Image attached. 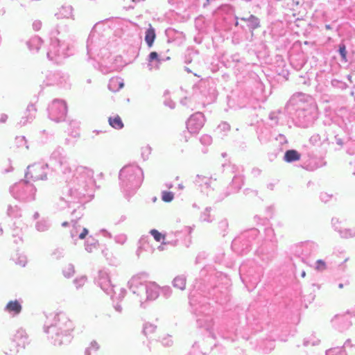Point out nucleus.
<instances>
[{
  "instance_id": "nucleus-1",
  "label": "nucleus",
  "mask_w": 355,
  "mask_h": 355,
  "mask_svg": "<svg viewBox=\"0 0 355 355\" xmlns=\"http://www.w3.org/2000/svg\"><path fill=\"white\" fill-rule=\"evenodd\" d=\"M46 178V174L42 165L34 164L28 166L26 172V178L28 180H40Z\"/></svg>"
},
{
  "instance_id": "nucleus-2",
  "label": "nucleus",
  "mask_w": 355,
  "mask_h": 355,
  "mask_svg": "<svg viewBox=\"0 0 355 355\" xmlns=\"http://www.w3.org/2000/svg\"><path fill=\"white\" fill-rule=\"evenodd\" d=\"M6 309L10 312L17 315L19 314L21 311V306L17 300L10 301L6 306Z\"/></svg>"
},
{
  "instance_id": "nucleus-3",
  "label": "nucleus",
  "mask_w": 355,
  "mask_h": 355,
  "mask_svg": "<svg viewBox=\"0 0 355 355\" xmlns=\"http://www.w3.org/2000/svg\"><path fill=\"white\" fill-rule=\"evenodd\" d=\"M241 20L246 22V26L252 31L259 26L258 18L253 15H250L248 18L243 17Z\"/></svg>"
},
{
  "instance_id": "nucleus-4",
  "label": "nucleus",
  "mask_w": 355,
  "mask_h": 355,
  "mask_svg": "<svg viewBox=\"0 0 355 355\" xmlns=\"http://www.w3.org/2000/svg\"><path fill=\"white\" fill-rule=\"evenodd\" d=\"M155 37V31L152 27L151 24H150L149 28L147 29L145 35V41L149 47H151L153 46Z\"/></svg>"
},
{
  "instance_id": "nucleus-5",
  "label": "nucleus",
  "mask_w": 355,
  "mask_h": 355,
  "mask_svg": "<svg viewBox=\"0 0 355 355\" xmlns=\"http://www.w3.org/2000/svg\"><path fill=\"white\" fill-rule=\"evenodd\" d=\"M300 154L295 150H288L285 153L284 160L286 162L298 161L300 159Z\"/></svg>"
},
{
  "instance_id": "nucleus-6",
  "label": "nucleus",
  "mask_w": 355,
  "mask_h": 355,
  "mask_svg": "<svg viewBox=\"0 0 355 355\" xmlns=\"http://www.w3.org/2000/svg\"><path fill=\"white\" fill-rule=\"evenodd\" d=\"M109 124L115 129H121L123 128V121L119 116L110 117L108 119Z\"/></svg>"
},
{
  "instance_id": "nucleus-7",
  "label": "nucleus",
  "mask_w": 355,
  "mask_h": 355,
  "mask_svg": "<svg viewBox=\"0 0 355 355\" xmlns=\"http://www.w3.org/2000/svg\"><path fill=\"white\" fill-rule=\"evenodd\" d=\"M174 198V195L172 192L164 191L162 193V199L166 202H171Z\"/></svg>"
},
{
  "instance_id": "nucleus-8",
  "label": "nucleus",
  "mask_w": 355,
  "mask_h": 355,
  "mask_svg": "<svg viewBox=\"0 0 355 355\" xmlns=\"http://www.w3.org/2000/svg\"><path fill=\"white\" fill-rule=\"evenodd\" d=\"M173 285L180 289H184L186 286V282L183 278L175 277L173 280Z\"/></svg>"
},
{
  "instance_id": "nucleus-9",
  "label": "nucleus",
  "mask_w": 355,
  "mask_h": 355,
  "mask_svg": "<svg viewBox=\"0 0 355 355\" xmlns=\"http://www.w3.org/2000/svg\"><path fill=\"white\" fill-rule=\"evenodd\" d=\"M150 233L154 237L156 241H160L162 239H164V236L159 232L157 230H150Z\"/></svg>"
},
{
  "instance_id": "nucleus-10",
  "label": "nucleus",
  "mask_w": 355,
  "mask_h": 355,
  "mask_svg": "<svg viewBox=\"0 0 355 355\" xmlns=\"http://www.w3.org/2000/svg\"><path fill=\"white\" fill-rule=\"evenodd\" d=\"M339 53L343 58V60L346 62L347 61V50L345 44H341L339 46Z\"/></svg>"
},
{
  "instance_id": "nucleus-11",
  "label": "nucleus",
  "mask_w": 355,
  "mask_h": 355,
  "mask_svg": "<svg viewBox=\"0 0 355 355\" xmlns=\"http://www.w3.org/2000/svg\"><path fill=\"white\" fill-rule=\"evenodd\" d=\"M116 85H118L119 87V88H122L123 87V83L121 82L119 78H114V79H112L111 81H110V87L111 88H112L114 86H115Z\"/></svg>"
},
{
  "instance_id": "nucleus-12",
  "label": "nucleus",
  "mask_w": 355,
  "mask_h": 355,
  "mask_svg": "<svg viewBox=\"0 0 355 355\" xmlns=\"http://www.w3.org/2000/svg\"><path fill=\"white\" fill-rule=\"evenodd\" d=\"M315 269L317 270H324L326 269V263L324 261L319 259L316 262Z\"/></svg>"
},
{
  "instance_id": "nucleus-13",
  "label": "nucleus",
  "mask_w": 355,
  "mask_h": 355,
  "mask_svg": "<svg viewBox=\"0 0 355 355\" xmlns=\"http://www.w3.org/2000/svg\"><path fill=\"white\" fill-rule=\"evenodd\" d=\"M158 58V54L155 51H153L149 55V61L152 62L154 60H157Z\"/></svg>"
},
{
  "instance_id": "nucleus-14",
  "label": "nucleus",
  "mask_w": 355,
  "mask_h": 355,
  "mask_svg": "<svg viewBox=\"0 0 355 355\" xmlns=\"http://www.w3.org/2000/svg\"><path fill=\"white\" fill-rule=\"evenodd\" d=\"M88 234V230L87 228H83L82 232L79 235L80 239H84L86 236Z\"/></svg>"
},
{
  "instance_id": "nucleus-15",
  "label": "nucleus",
  "mask_w": 355,
  "mask_h": 355,
  "mask_svg": "<svg viewBox=\"0 0 355 355\" xmlns=\"http://www.w3.org/2000/svg\"><path fill=\"white\" fill-rule=\"evenodd\" d=\"M29 107L33 109V110H36V109H35V106L33 105H30Z\"/></svg>"
},
{
  "instance_id": "nucleus-16",
  "label": "nucleus",
  "mask_w": 355,
  "mask_h": 355,
  "mask_svg": "<svg viewBox=\"0 0 355 355\" xmlns=\"http://www.w3.org/2000/svg\"><path fill=\"white\" fill-rule=\"evenodd\" d=\"M338 288H343V284H340L338 285Z\"/></svg>"
},
{
  "instance_id": "nucleus-17",
  "label": "nucleus",
  "mask_w": 355,
  "mask_h": 355,
  "mask_svg": "<svg viewBox=\"0 0 355 355\" xmlns=\"http://www.w3.org/2000/svg\"><path fill=\"white\" fill-rule=\"evenodd\" d=\"M305 275H306L305 272H303L302 273V277H305Z\"/></svg>"
},
{
  "instance_id": "nucleus-18",
  "label": "nucleus",
  "mask_w": 355,
  "mask_h": 355,
  "mask_svg": "<svg viewBox=\"0 0 355 355\" xmlns=\"http://www.w3.org/2000/svg\"><path fill=\"white\" fill-rule=\"evenodd\" d=\"M67 225V223H66V222L63 223V225Z\"/></svg>"
}]
</instances>
